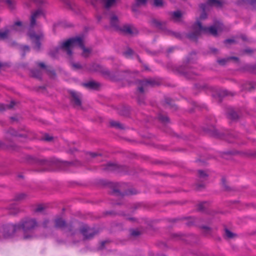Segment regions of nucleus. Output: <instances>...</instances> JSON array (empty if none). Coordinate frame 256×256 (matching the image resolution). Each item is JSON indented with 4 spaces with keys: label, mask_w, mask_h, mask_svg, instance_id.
I'll use <instances>...</instances> for the list:
<instances>
[{
    "label": "nucleus",
    "mask_w": 256,
    "mask_h": 256,
    "mask_svg": "<svg viewBox=\"0 0 256 256\" xmlns=\"http://www.w3.org/2000/svg\"><path fill=\"white\" fill-rule=\"evenodd\" d=\"M207 3L202 4L200 5V8L202 12L200 18H198L196 22L192 26V32L188 34L187 36L192 40H195L202 34L206 33L208 31V28L204 26L202 21L206 20L207 18V14L206 12Z\"/></svg>",
    "instance_id": "f257e3e1"
},
{
    "label": "nucleus",
    "mask_w": 256,
    "mask_h": 256,
    "mask_svg": "<svg viewBox=\"0 0 256 256\" xmlns=\"http://www.w3.org/2000/svg\"><path fill=\"white\" fill-rule=\"evenodd\" d=\"M83 41V36H78L70 38L63 42L59 48H56V52H57L59 49H61L63 51L66 52L68 55L71 56L72 54V49L74 46H78L82 49L83 56L84 57H87L88 54L90 53V50L84 47Z\"/></svg>",
    "instance_id": "f03ea898"
},
{
    "label": "nucleus",
    "mask_w": 256,
    "mask_h": 256,
    "mask_svg": "<svg viewBox=\"0 0 256 256\" xmlns=\"http://www.w3.org/2000/svg\"><path fill=\"white\" fill-rule=\"evenodd\" d=\"M18 230L23 231V238L30 240L36 236L34 230L38 227V224L36 219L31 218H25L17 224Z\"/></svg>",
    "instance_id": "7ed1b4c3"
},
{
    "label": "nucleus",
    "mask_w": 256,
    "mask_h": 256,
    "mask_svg": "<svg viewBox=\"0 0 256 256\" xmlns=\"http://www.w3.org/2000/svg\"><path fill=\"white\" fill-rule=\"evenodd\" d=\"M209 136L216 138L224 139L229 143L236 142L238 138V135L234 132H230L226 134L220 132L213 124H209Z\"/></svg>",
    "instance_id": "20e7f679"
},
{
    "label": "nucleus",
    "mask_w": 256,
    "mask_h": 256,
    "mask_svg": "<svg viewBox=\"0 0 256 256\" xmlns=\"http://www.w3.org/2000/svg\"><path fill=\"white\" fill-rule=\"evenodd\" d=\"M44 16V12L40 8L32 12L30 18V24L28 28L29 30L28 33L34 32V29H39L41 28L42 24L38 20Z\"/></svg>",
    "instance_id": "39448f33"
},
{
    "label": "nucleus",
    "mask_w": 256,
    "mask_h": 256,
    "mask_svg": "<svg viewBox=\"0 0 256 256\" xmlns=\"http://www.w3.org/2000/svg\"><path fill=\"white\" fill-rule=\"evenodd\" d=\"M150 24L152 26L160 30L164 34L170 36L180 38V34L172 32L166 28V22L165 21H161L155 18H152L150 21Z\"/></svg>",
    "instance_id": "423d86ee"
},
{
    "label": "nucleus",
    "mask_w": 256,
    "mask_h": 256,
    "mask_svg": "<svg viewBox=\"0 0 256 256\" xmlns=\"http://www.w3.org/2000/svg\"><path fill=\"white\" fill-rule=\"evenodd\" d=\"M54 226L56 228H61L62 230H66V232L68 233V236H78L79 233L74 230L72 226L71 225L67 224L64 220L62 218H58L54 220Z\"/></svg>",
    "instance_id": "0eeeda50"
},
{
    "label": "nucleus",
    "mask_w": 256,
    "mask_h": 256,
    "mask_svg": "<svg viewBox=\"0 0 256 256\" xmlns=\"http://www.w3.org/2000/svg\"><path fill=\"white\" fill-rule=\"evenodd\" d=\"M19 230L17 224H7L0 228V240L12 237Z\"/></svg>",
    "instance_id": "6e6552de"
},
{
    "label": "nucleus",
    "mask_w": 256,
    "mask_h": 256,
    "mask_svg": "<svg viewBox=\"0 0 256 256\" xmlns=\"http://www.w3.org/2000/svg\"><path fill=\"white\" fill-rule=\"evenodd\" d=\"M134 82L137 86L138 90L141 94H142L148 86H154L158 84V82L154 79L138 80Z\"/></svg>",
    "instance_id": "1a4fd4ad"
},
{
    "label": "nucleus",
    "mask_w": 256,
    "mask_h": 256,
    "mask_svg": "<svg viewBox=\"0 0 256 256\" xmlns=\"http://www.w3.org/2000/svg\"><path fill=\"white\" fill-rule=\"evenodd\" d=\"M80 232L85 240L91 239L98 233V231L94 228H90L86 224L82 225L80 228Z\"/></svg>",
    "instance_id": "9d476101"
},
{
    "label": "nucleus",
    "mask_w": 256,
    "mask_h": 256,
    "mask_svg": "<svg viewBox=\"0 0 256 256\" xmlns=\"http://www.w3.org/2000/svg\"><path fill=\"white\" fill-rule=\"evenodd\" d=\"M187 64L184 66H182L179 68L178 72L183 74L186 78L192 79L194 78L196 75L195 72L192 70V67L188 64L190 63V60H187Z\"/></svg>",
    "instance_id": "9b49d317"
},
{
    "label": "nucleus",
    "mask_w": 256,
    "mask_h": 256,
    "mask_svg": "<svg viewBox=\"0 0 256 256\" xmlns=\"http://www.w3.org/2000/svg\"><path fill=\"white\" fill-rule=\"evenodd\" d=\"M240 154L242 157L245 158H255L256 157V152H252L251 150L246 151H238V150H226L222 152V156L226 155H236Z\"/></svg>",
    "instance_id": "f8f14e48"
},
{
    "label": "nucleus",
    "mask_w": 256,
    "mask_h": 256,
    "mask_svg": "<svg viewBox=\"0 0 256 256\" xmlns=\"http://www.w3.org/2000/svg\"><path fill=\"white\" fill-rule=\"evenodd\" d=\"M68 93L70 95V102L72 106L74 107L81 106L82 104V94L73 90H69Z\"/></svg>",
    "instance_id": "ddd939ff"
},
{
    "label": "nucleus",
    "mask_w": 256,
    "mask_h": 256,
    "mask_svg": "<svg viewBox=\"0 0 256 256\" xmlns=\"http://www.w3.org/2000/svg\"><path fill=\"white\" fill-rule=\"evenodd\" d=\"M26 160L30 164H36L42 166H50V162L46 160L39 159L36 157L26 155L25 156Z\"/></svg>",
    "instance_id": "4468645a"
},
{
    "label": "nucleus",
    "mask_w": 256,
    "mask_h": 256,
    "mask_svg": "<svg viewBox=\"0 0 256 256\" xmlns=\"http://www.w3.org/2000/svg\"><path fill=\"white\" fill-rule=\"evenodd\" d=\"M36 64L38 66L45 70L46 74L50 78L54 79L56 78V73L52 67L49 66H46L42 62H37Z\"/></svg>",
    "instance_id": "2eb2a0df"
},
{
    "label": "nucleus",
    "mask_w": 256,
    "mask_h": 256,
    "mask_svg": "<svg viewBox=\"0 0 256 256\" xmlns=\"http://www.w3.org/2000/svg\"><path fill=\"white\" fill-rule=\"evenodd\" d=\"M102 169L107 172H121L123 170L124 167L116 164L109 162L106 165L102 166Z\"/></svg>",
    "instance_id": "dca6fc26"
},
{
    "label": "nucleus",
    "mask_w": 256,
    "mask_h": 256,
    "mask_svg": "<svg viewBox=\"0 0 256 256\" xmlns=\"http://www.w3.org/2000/svg\"><path fill=\"white\" fill-rule=\"evenodd\" d=\"M119 30L124 34L130 36H134L138 34V30L132 25H124Z\"/></svg>",
    "instance_id": "f3484780"
},
{
    "label": "nucleus",
    "mask_w": 256,
    "mask_h": 256,
    "mask_svg": "<svg viewBox=\"0 0 256 256\" xmlns=\"http://www.w3.org/2000/svg\"><path fill=\"white\" fill-rule=\"evenodd\" d=\"M222 24L218 22H215L213 25L209 26V34L217 37L218 36V32L222 30Z\"/></svg>",
    "instance_id": "a211bd4d"
},
{
    "label": "nucleus",
    "mask_w": 256,
    "mask_h": 256,
    "mask_svg": "<svg viewBox=\"0 0 256 256\" xmlns=\"http://www.w3.org/2000/svg\"><path fill=\"white\" fill-rule=\"evenodd\" d=\"M88 70L90 71L100 72L104 75L110 76V72L107 69L102 68L100 65L96 63L92 64L88 68Z\"/></svg>",
    "instance_id": "6ab92c4d"
},
{
    "label": "nucleus",
    "mask_w": 256,
    "mask_h": 256,
    "mask_svg": "<svg viewBox=\"0 0 256 256\" xmlns=\"http://www.w3.org/2000/svg\"><path fill=\"white\" fill-rule=\"evenodd\" d=\"M227 4L226 0H209V8L213 7L216 9H222Z\"/></svg>",
    "instance_id": "aec40b11"
},
{
    "label": "nucleus",
    "mask_w": 256,
    "mask_h": 256,
    "mask_svg": "<svg viewBox=\"0 0 256 256\" xmlns=\"http://www.w3.org/2000/svg\"><path fill=\"white\" fill-rule=\"evenodd\" d=\"M28 36L34 44V48L36 50H39L40 48V36H38L34 32L28 33Z\"/></svg>",
    "instance_id": "412c9836"
},
{
    "label": "nucleus",
    "mask_w": 256,
    "mask_h": 256,
    "mask_svg": "<svg viewBox=\"0 0 256 256\" xmlns=\"http://www.w3.org/2000/svg\"><path fill=\"white\" fill-rule=\"evenodd\" d=\"M226 114L228 118L233 120H238L240 118L238 111L232 108H228Z\"/></svg>",
    "instance_id": "4be33fe9"
},
{
    "label": "nucleus",
    "mask_w": 256,
    "mask_h": 256,
    "mask_svg": "<svg viewBox=\"0 0 256 256\" xmlns=\"http://www.w3.org/2000/svg\"><path fill=\"white\" fill-rule=\"evenodd\" d=\"M86 2L93 4L94 2L98 0H86ZM103 4L104 7L106 8H109L116 5L117 0H100Z\"/></svg>",
    "instance_id": "5701e85b"
},
{
    "label": "nucleus",
    "mask_w": 256,
    "mask_h": 256,
    "mask_svg": "<svg viewBox=\"0 0 256 256\" xmlns=\"http://www.w3.org/2000/svg\"><path fill=\"white\" fill-rule=\"evenodd\" d=\"M8 134H9L14 136L24 138H26L28 136V133L27 131L24 130L23 132L20 133L18 132L12 128H10L8 130Z\"/></svg>",
    "instance_id": "b1692460"
},
{
    "label": "nucleus",
    "mask_w": 256,
    "mask_h": 256,
    "mask_svg": "<svg viewBox=\"0 0 256 256\" xmlns=\"http://www.w3.org/2000/svg\"><path fill=\"white\" fill-rule=\"evenodd\" d=\"M110 26L116 28L119 30V20L118 17L114 14H111L110 16Z\"/></svg>",
    "instance_id": "393cba45"
},
{
    "label": "nucleus",
    "mask_w": 256,
    "mask_h": 256,
    "mask_svg": "<svg viewBox=\"0 0 256 256\" xmlns=\"http://www.w3.org/2000/svg\"><path fill=\"white\" fill-rule=\"evenodd\" d=\"M10 30L8 26H5L0 30V40L8 39L10 37Z\"/></svg>",
    "instance_id": "a878e982"
},
{
    "label": "nucleus",
    "mask_w": 256,
    "mask_h": 256,
    "mask_svg": "<svg viewBox=\"0 0 256 256\" xmlns=\"http://www.w3.org/2000/svg\"><path fill=\"white\" fill-rule=\"evenodd\" d=\"M242 70L244 72L256 74V64H246L242 68Z\"/></svg>",
    "instance_id": "bb28decb"
},
{
    "label": "nucleus",
    "mask_w": 256,
    "mask_h": 256,
    "mask_svg": "<svg viewBox=\"0 0 256 256\" xmlns=\"http://www.w3.org/2000/svg\"><path fill=\"white\" fill-rule=\"evenodd\" d=\"M120 190L118 188H115L113 190V194L116 196H124L129 194H136V191L135 190H129L123 193H121L120 192Z\"/></svg>",
    "instance_id": "cd10ccee"
},
{
    "label": "nucleus",
    "mask_w": 256,
    "mask_h": 256,
    "mask_svg": "<svg viewBox=\"0 0 256 256\" xmlns=\"http://www.w3.org/2000/svg\"><path fill=\"white\" fill-rule=\"evenodd\" d=\"M224 226V236L226 238L232 239L238 236L237 234L232 232H231L228 228L226 226V224L223 226Z\"/></svg>",
    "instance_id": "c85d7f7f"
},
{
    "label": "nucleus",
    "mask_w": 256,
    "mask_h": 256,
    "mask_svg": "<svg viewBox=\"0 0 256 256\" xmlns=\"http://www.w3.org/2000/svg\"><path fill=\"white\" fill-rule=\"evenodd\" d=\"M82 85L85 88L92 90H96L100 86V84L94 81H90L88 82L83 84Z\"/></svg>",
    "instance_id": "c756f323"
},
{
    "label": "nucleus",
    "mask_w": 256,
    "mask_h": 256,
    "mask_svg": "<svg viewBox=\"0 0 256 256\" xmlns=\"http://www.w3.org/2000/svg\"><path fill=\"white\" fill-rule=\"evenodd\" d=\"M111 126L118 130H124L126 127L118 121L111 120L110 122Z\"/></svg>",
    "instance_id": "7c9ffc66"
},
{
    "label": "nucleus",
    "mask_w": 256,
    "mask_h": 256,
    "mask_svg": "<svg viewBox=\"0 0 256 256\" xmlns=\"http://www.w3.org/2000/svg\"><path fill=\"white\" fill-rule=\"evenodd\" d=\"M118 76H120V78H125L126 80L130 81L131 82H133L132 80H130L129 79V76L130 77H133L134 75L133 74H130L128 71H124L120 72L117 73Z\"/></svg>",
    "instance_id": "2f4dec72"
},
{
    "label": "nucleus",
    "mask_w": 256,
    "mask_h": 256,
    "mask_svg": "<svg viewBox=\"0 0 256 256\" xmlns=\"http://www.w3.org/2000/svg\"><path fill=\"white\" fill-rule=\"evenodd\" d=\"M16 104L14 101L12 100L10 104H0V111H4L6 110L12 109L14 108V106Z\"/></svg>",
    "instance_id": "473e14b6"
},
{
    "label": "nucleus",
    "mask_w": 256,
    "mask_h": 256,
    "mask_svg": "<svg viewBox=\"0 0 256 256\" xmlns=\"http://www.w3.org/2000/svg\"><path fill=\"white\" fill-rule=\"evenodd\" d=\"M65 4L67 8L72 10H75L76 8V4L74 2L70 0H61Z\"/></svg>",
    "instance_id": "72a5a7b5"
},
{
    "label": "nucleus",
    "mask_w": 256,
    "mask_h": 256,
    "mask_svg": "<svg viewBox=\"0 0 256 256\" xmlns=\"http://www.w3.org/2000/svg\"><path fill=\"white\" fill-rule=\"evenodd\" d=\"M30 75L32 77L41 79L42 76V72L40 70H31Z\"/></svg>",
    "instance_id": "f704fd0d"
},
{
    "label": "nucleus",
    "mask_w": 256,
    "mask_h": 256,
    "mask_svg": "<svg viewBox=\"0 0 256 256\" xmlns=\"http://www.w3.org/2000/svg\"><path fill=\"white\" fill-rule=\"evenodd\" d=\"M217 94H218V96L219 98H220V102L221 101L220 98L222 96H234V94H235L234 93L228 92L226 90L221 91L220 92L218 93Z\"/></svg>",
    "instance_id": "c9c22d12"
},
{
    "label": "nucleus",
    "mask_w": 256,
    "mask_h": 256,
    "mask_svg": "<svg viewBox=\"0 0 256 256\" xmlns=\"http://www.w3.org/2000/svg\"><path fill=\"white\" fill-rule=\"evenodd\" d=\"M256 51V50H253L250 48H246L240 51V52L242 55H244V54L252 55Z\"/></svg>",
    "instance_id": "e433bc0d"
},
{
    "label": "nucleus",
    "mask_w": 256,
    "mask_h": 256,
    "mask_svg": "<svg viewBox=\"0 0 256 256\" xmlns=\"http://www.w3.org/2000/svg\"><path fill=\"white\" fill-rule=\"evenodd\" d=\"M134 54H135L132 48H127V49L126 50V51H124L123 52V54L126 58H130Z\"/></svg>",
    "instance_id": "4c0bfd02"
},
{
    "label": "nucleus",
    "mask_w": 256,
    "mask_h": 256,
    "mask_svg": "<svg viewBox=\"0 0 256 256\" xmlns=\"http://www.w3.org/2000/svg\"><path fill=\"white\" fill-rule=\"evenodd\" d=\"M22 26V22L20 21L16 22L14 24L10 26V30H18V29L17 28V26L21 27Z\"/></svg>",
    "instance_id": "58836bf2"
},
{
    "label": "nucleus",
    "mask_w": 256,
    "mask_h": 256,
    "mask_svg": "<svg viewBox=\"0 0 256 256\" xmlns=\"http://www.w3.org/2000/svg\"><path fill=\"white\" fill-rule=\"evenodd\" d=\"M172 18L175 20H178L182 16V14L180 11L178 10L171 12Z\"/></svg>",
    "instance_id": "ea45409f"
},
{
    "label": "nucleus",
    "mask_w": 256,
    "mask_h": 256,
    "mask_svg": "<svg viewBox=\"0 0 256 256\" xmlns=\"http://www.w3.org/2000/svg\"><path fill=\"white\" fill-rule=\"evenodd\" d=\"M222 182L224 190L230 192L232 190V189L226 184V181L225 178H222Z\"/></svg>",
    "instance_id": "a19ab883"
},
{
    "label": "nucleus",
    "mask_w": 256,
    "mask_h": 256,
    "mask_svg": "<svg viewBox=\"0 0 256 256\" xmlns=\"http://www.w3.org/2000/svg\"><path fill=\"white\" fill-rule=\"evenodd\" d=\"M206 188V185L202 184L198 182L195 184L194 190L197 191H201Z\"/></svg>",
    "instance_id": "79ce46f5"
},
{
    "label": "nucleus",
    "mask_w": 256,
    "mask_h": 256,
    "mask_svg": "<svg viewBox=\"0 0 256 256\" xmlns=\"http://www.w3.org/2000/svg\"><path fill=\"white\" fill-rule=\"evenodd\" d=\"M158 118L160 122L164 123H166L168 122V118L166 115L160 114L158 116Z\"/></svg>",
    "instance_id": "37998d69"
},
{
    "label": "nucleus",
    "mask_w": 256,
    "mask_h": 256,
    "mask_svg": "<svg viewBox=\"0 0 256 256\" xmlns=\"http://www.w3.org/2000/svg\"><path fill=\"white\" fill-rule=\"evenodd\" d=\"M229 62L230 60L228 57L226 58L218 59L217 60L218 64L221 66H224Z\"/></svg>",
    "instance_id": "c03bdc74"
},
{
    "label": "nucleus",
    "mask_w": 256,
    "mask_h": 256,
    "mask_svg": "<svg viewBox=\"0 0 256 256\" xmlns=\"http://www.w3.org/2000/svg\"><path fill=\"white\" fill-rule=\"evenodd\" d=\"M45 210V206L42 204H39L34 210V211L36 212H42Z\"/></svg>",
    "instance_id": "a18cd8bd"
},
{
    "label": "nucleus",
    "mask_w": 256,
    "mask_h": 256,
    "mask_svg": "<svg viewBox=\"0 0 256 256\" xmlns=\"http://www.w3.org/2000/svg\"><path fill=\"white\" fill-rule=\"evenodd\" d=\"M206 206L207 202H206L200 203L198 205V210L200 212H203L206 208Z\"/></svg>",
    "instance_id": "49530a36"
},
{
    "label": "nucleus",
    "mask_w": 256,
    "mask_h": 256,
    "mask_svg": "<svg viewBox=\"0 0 256 256\" xmlns=\"http://www.w3.org/2000/svg\"><path fill=\"white\" fill-rule=\"evenodd\" d=\"M6 2L10 8L13 9L14 8L16 4V2L14 0H6Z\"/></svg>",
    "instance_id": "de8ad7c7"
},
{
    "label": "nucleus",
    "mask_w": 256,
    "mask_h": 256,
    "mask_svg": "<svg viewBox=\"0 0 256 256\" xmlns=\"http://www.w3.org/2000/svg\"><path fill=\"white\" fill-rule=\"evenodd\" d=\"M140 234V231L136 230H130V236L132 237L136 238Z\"/></svg>",
    "instance_id": "09e8293b"
},
{
    "label": "nucleus",
    "mask_w": 256,
    "mask_h": 256,
    "mask_svg": "<svg viewBox=\"0 0 256 256\" xmlns=\"http://www.w3.org/2000/svg\"><path fill=\"white\" fill-rule=\"evenodd\" d=\"M198 176L200 179L206 178L207 177V174L206 172L202 170H199L198 171Z\"/></svg>",
    "instance_id": "8fccbe9b"
},
{
    "label": "nucleus",
    "mask_w": 256,
    "mask_h": 256,
    "mask_svg": "<svg viewBox=\"0 0 256 256\" xmlns=\"http://www.w3.org/2000/svg\"><path fill=\"white\" fill-rule=\"evenodd\" d=\"M26 197V194L24 193L20 194H17L15 196V200H24Z\"/></svg>",
    "instance_id": "3c124183"
},
{
    "label": "nucleus",
    "mask_w": 256,
    "mask_h": 256,
    "mask_svg": "<svg viewBox=\"0 0 256 256\" xmlns=\"http://www.w3.org/2000/svg\"><path fill=\"white\" fill-rule=\"evenodd\" d=\"M50 225V220H44L42 224V226L44 228H46Z\"/></svg>",
    "instance_id": "603ef678"
},
{
    "label": "nucleus",
    "mask_w": 256,
    "mask_h": 256,
    "mask_svg": "<svg viewBox=\"0 0 256 256\" xmlns=\"http://www.w3.org/2000/svg\"><path fill=\"white\" fill-rule=\"evenodd\" d=\"M19 212V210L18 208L14 207V208H12L10 211V214H16Z\"/></svg>",
    "instance_id": "864d4df0"
},
{
    "label": "nucleus",
    "mask_w": 256,
    "mask_h": 256,
    "mask_svg": "<svg viewBox=\"0 0 256 256\" xmlns=\"http://www.w3.org/2000/svg\"><path fill=\"white\" fill-rule=\"evenodd\" d=\"M165 102L166 104L170 107H173L174 106L172 104V100L170 98H165Z\"/></svg>",
    "instance_id": "5fc2aeb1"
},
{
    "label": "nucleus",
    "mask_w": 256,
    "mask_h": 256,
    "mask_svg": "<svg viewBox=\"0 0 256 256\" xmlns=\"http://www.w3.org/2000/svg\"><path fill=\"white\" fill-rule=\"evenodd\" d=\"M154 4L156 6H162V0H154Z\"/></svg>",
    "instance_id": "6e6d98bb"
},
{
    "label": "nucleus",
    "mask_w": 256,
    "mask_h": 256,
    "mask_svg": "<svg viewBox=\"0 0 256 256\" xmlns=\"http://www.w3.org/2000/svg\"><path fill=\"white\" fill-rule=\"evenodd\" d=\"M72 66L74 69L78 70L82 68V66L79 63H73L72 64Z\"/></svg>",
    "instance_id": "4d7b16f0"
},
{
    "label": "nucleus",
    "mask_w": 256,
    "mask_h": 256,
    "mask_svg": "<svg viewBox=\"0 0 256 256\" xmlns=\"http://www.w3.org/2000/svg\"><path fill=\"white\" fill-rule=\"evenodd\" d=\"M22 49L24 52L22 54V56H25V52H28L30 50V48L27 46H22Z\"/></svg>",
    "instance_id": "13d9d810"
},
{
    "label": "nucleus",
    "mask_w": 256,
    "mask_h": 256,
    "mask_svg": "<svg viewBox=\"0 0 256 256\" xmlns=\"http://www.w3.org/2000/svg\"><path fill=\"white\" fill-rule=\"evenodd\" d=\"M136 0V6H140L142 4H144L146 0Z\"/></svg>",
    "instance_id": "bf43d9fd"
},
{
    "label": "nucleus",
    "mask_w": 256,
    "mask_h": 256,
    "mask_svg": "<svg viewBox=\"0 0 256 256\" xmlns=\"http://www.w3.org/2000/svg\"><path fill=\"white\" fill-rule=\"evenodd\" d=\"M236 40L234 39L228 38V39H226L224 40V43L226 44H233V43H236Z\"/></svg>",
    "instance_id": "052dcab7"
},
{
    "label": "nucleus",
    "mask_w": 256,
    "mask_h": 256,
    "mask_svg": "<svg viewBox=\"0 0 256 256\" xmlns=\"http://www.w3.org/2000/svg\"><path fill=\"white\" fill-rule=\"evenodd\" d=\"M138 102L140 105H142L144 104V98H140V96H139L138 98Z\"/></svg>",
    "instance_id": "680f3d73"
},
{
    "label": "nucleus",
    "mask_w": 256,
    "mask_h": 256,
    "mask_svg": "<svg viewBox=\"0 0 256 256\" xmlns=\"http://www.w3.org/2000/svg\"><path fill=\"white\" fill-rule=\"evenodd\" d=\"M62 164L64 166H70L72 165H73L74 164V162H63Z\"/></svg>",
    "instance_id": "e2e57ef3"
},
{
    "label": "nucleus",
    "mask_w": 256,
    "mask_h": 256,
    "mask_svg": "<svg viewBox=\"0 0 256 256\" xmlns=\"http://www.w3.org/2000/svg\"><path fill=\"white\" fill-rule=\"evenodd\" d=\"M44 140L46 141H50L52 139V137L49 136L48 134H46L44 136Z\"/></svg>",
    "instance_id": "0e129e2a"
},
{
    "label": "nucleus",
    "mask_w": 256,
    "mask_h": 256,
    "mask_svg": "<svg viewBox=\"0 0 256 256\" xmlns=\"http://www.w3.org/2000/svg\"><path fill=\"white\" fill-rule=\"evenodd\" d=\"M240 38L243 41L247 42L248 40L247 36L245 34H241Z\"/></svg>",
    "instance_id": "69168bd1"
},
{
    "label": "nucleus",
    "mask_w": 256,
    "mask_h": 256,
    "mask_svg": "<svg viewBox=\"0 0 256 256\" xmlns=\"http://www.w3.org/2000/svg\"><path fill=\"white\" fill-rule=\"evenodd\" d=\"M229 58V60H235L236 62H239V58H238V57H236V56H230L228 57Z\"/></svg>",
    "instance_id": "338daca9"
},
{
    "label": "nucleus",
    "mask_w": 256,
    "mask_h": 256,
    "mask_svg": "<svg viewBox=\"0 0 256 256\" xmlns=\"http://www.w3.org/2000/svg\"><path fill=\"white\" fill-rule=\"evenodd\" d=\"M88 154L92 158H94L99 155V154L95 152H89Z\"/></svg>",
    "instance_id": "774afa93"
}]
</instances>
